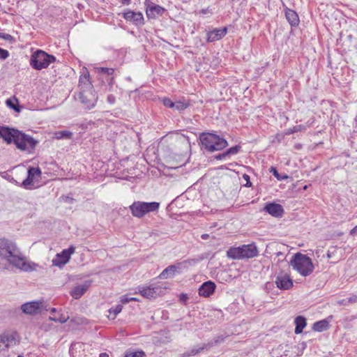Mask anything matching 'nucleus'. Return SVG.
Segmentation results:
<instances>
[{
	"label": "nucleus",
	"mask_w": 357,
	"mask_h": 357,
	"mask_svg": "<svg viewBox=\"0 0 357 357\" xmlns=\"http://www.w3.org/2000/svg\"><path fill=\"white\" fill-rule=\"evenodd\" d=\"M224 31H225V35H226V34H227V27H225V26Z\"/></svg>",
	"instance_id": "13d9d810"
},
{
	"label": "nucleus",
	"mask_w": 357,
	"mask_h": 357,
	"mask_svg": "<svg viewBox=\"0 0 357 357\" xmlns=\"http://www.w3.org/2000/svg\"><path fill=\"white\" fill-rule=\"evenodd\" d=\"M130 297H128L127 295H125L121 298V303L122 304H126V303H129L130 301H131V300H130Z\"/></svg>",
	"instance_id": "79ce46f5"
},
{
	"label": "nucleus",
	"mask_w": 357,
	"mask_h": 357,
	"mask_svg": "<svg viewBox=\"0 0 357 357\" xmlns=\"http://www.w3.org/2000/svg\"><path fill=\"white\" fill-rule=\"evenodd\" d=\"M123 17L127 20L133 22L135 25H141L144 23V17L140 12L128 10L123 13Z\"/></svg>",
	"instance_id": "6ab92c4d"
},
{
	"label": "nucleus",
	"mask_w": 357,
	"mask_h": 357,
	"mask_svg": "<svg viewBox=\"0 0 357 357\" xmlns=\"http://www.w3.org/2000/svg\"><path fill=\"white\" fill-rule=\"evenodd\" d=\"M9 56V52L6 50L0 47V59L4 60Z\"/></svg>",
	"instance_id": "4c0bfd02"
},
{
	"label": "nucleus",
	"mask_w": 357,
	"mask_h": 357,
	"mask_svg": "<svg viewBox=\"0 0 357 357\" xmlns=\"http://www.w3.org/2000/svg\"><path fill=\"white\" fill-rule=\"evenodd\" d=\"M222 33L223 30L222 29L213 30V31H211L208 33V40L213 42L217 40H220Z\"/></svg>",
	"instance_id": "7c9ffc66"
},
{
	"label": "nucleus",
	"mask_w": 357,
	"mask_h": 357,
	"mask_svg": "<svg viewBox=\"0 0 357 357\" xmlns=\"http://www.w3.org/2000/svg\"><path fill=\"white\" fill-rule=\"evenodd\" d=\"M332 255H333V252L331 251V250H328V252H327V257L328 259L331 258L332 257Z\"/></svg>",
	"instance_id": "603ef678"
},
{
	"label": "nucleus",
	"mask_w": 357,
	"mask_h": 357,
	"mask_svg": "<svg viewBox=\"0 0 357 357\" xmlns=\"http://www.w3.org/2000/svg\"><path fill=\"white\" fill-rule=\"evenodd\" d=\"M264 210L275 218H280L284 213V208L282 205L274 202L266 204Z\"/></svg>",
	"instance_id": "a211bd4d"
},
{
	"label": "nucleus",
	"mask_w": 357,
	"mask_h": 357,
	"mask_svg": "<svg viewBox=\"0 0 357 357\" xmlns=\"http://www.w3.org/2000/svg\"><path fill=\"white\" fill-rule=\"evenodd\" d=\"M75 248L70 246L68 249L63 250L61 253H58L56 257L52 259V265L58 267H62L68 262L71 255L75 252Z\"/></svg>",
	"instance_id": "9b49d317"
},
{
	"label": "nucleus",
	"mask_w": 357,
	"mask_h": 357,
	"mask_svg": "<svg viewBox=\"0 0 357 357\" xmlns=\"http://www.w3.org/2000/svg\"><path fill=\"white\" fill-rule=\"evenodd\" d=\"M16 344L15 336L13 333H5L0 335V353L5 351Z\"/></svg>",
	"instance_id": "2eb2a0df"
},
{
	"label": "nucleus",
	"mask_w": 357,
	"mask_h": 357,
	"mask_svg": "<svg viewBox=\"0 0 357 357\" xmlns=\"http://www.w3.org/2000/svg\"><path fill=\"white\" fill-rule=\"evenodd\" d=\"M227 255L228 257L234 259H250L258 255V250L254 243L243 245L231 248L227 252Z\"/></svg>",
	"instance_id": "7ed1b4c3"
},
{
	"label": "nucleus",
	"mask_w": 357,
	"mask_h": 357,
	"mask_svg": "<svg viewBox=\"0 0 357 357\" xmlns=\"http://www.w3.org/2000/svg\"><path fill=\"white\" fill-rule=\"evenodd\" d=\"M350 234L353 236L357 235V225L350 231Z\"/></svg>",
	"instance_id": "de8ad7c7"
},
{
	"label": "nucleus",
	"mask_w": 357,
	"mask_h": 357,
	"mask_svg": "<svg viewBox=\"0 0 357 357\" xmlns=\"http://www.w3.org/2000/svg\"><path fill=\"white\" fill-rule=\"evenodd\" d=\"M107 100L109 103L113 104L115 102L114 96L110 95L107 97Z\"/></svg>",
	"instance_id": "49530a36"
},
{
	"label": "nucleus",
	"mask_w": 357,
	"mask_h": 357,
	"mask_svg": "<svg viewBox=\"0 0 357 357\" xmlns=\"http://www.w3.org/2000/svg\"><path fill=\"white\" fill-rule=\"evenodd\" d=\"M27 178L23 181L22 185L26 189H32L34 182H38L41 177V170L39 167H29Z\"/></svg>",
	"instance_id": "1a4fd4ad"
},
{
	"label": "nucleus",
	"mask_w": 357,
	"mask_h": 357,
	"mask_svg": "<svg viewBox=\"0 0 357 357\" xmlns=\"http://www.w3.org/2000/svg\"><path fill=\"white\" fill-rule=\"evenodd\" d=\"M0 38H3L8 41H12L13 40V37L8 33H0Z\"/></svg>",
	"instance_id": "ea45409f"
},
{
	"label": "nucleus",
	"mask_w": 357,
	"mask_h": 357,
	"mask_svg": "<svg viewBox=\"0 0 357 357\" xmlns=\"http://www.w3.org/2000/svg\"><path fill=\"white\" fill-rule=\"evenodd\" d=\"M165 290V288L162 287L160 285L139 287L140 294L149 299L162 295Z\"/></svg>",
	"instance_id": "f8f14e48"
},
{
	"label": "nucleus",
	"mask_w": 357,
	"mask_h": 357,
	"mask_svg": "<svg viewBox=\"0 0 357 357\" xmlns=\"http://www.w3.org/2000/svg\"><path fill=\"white\" fill-rule=\"evenodd\" d=\"M160 204L156 202H134L130 206V210L134 217L140 218L144 217L146 213L154 212L158 210Z\"/></svg>",
	"instance_id": "20e7f679"
},
{
	"label": "nucleus",
	"mask_w": 357,
	"mask_h": 357,
	"mask_svg": "<svg viewBox=\"0 0 357 357\" xmlns=\"http://www.w3.org/2000/svg\"><path fill=\"white\" fill-rule=\"evenodd\" d=\"M329 328V322L326 319L316 321L312 326L314 331L322 332L326 331Z\"/></svg>",
	"instance_id": "bb28decb"
},
{
	"label": "nucleus",
	"mask_w": 357,
	"mask_h": 357,
	"mask_svg": "<svg viewBox=\"0 0 357 357\" xmlns=\"http://www.w3.org/2000/svg\"><path fill=\"white\" fill-rule=\"evenodd\" d=\"M223 154H219L218 155L216 156V158L218 159H221L222 156Z\"/></svg>",
	"instance_id": "4d7b16f0"
},
{
	"label": "nucleus",
	"mask_w": 357,
	"mask_h": 357,
	"mask_svg": "<svg viewBox=\"0 0 357 357\" xmlns=\"http://www.w3.org/2000/svg\"><path fill=\"white\" fill-rule=\"evenodd\" d=\"M69 319V317H65L62 314H61L59 317H50V320L54 321L56 322H59L61 324L66 323L68 319Z\"/></svg>",
	"instance_id": "c9c22d12"
},
{
	"label": "nucleus",
	"mask_w": 357,
	"mask_h": 357,
	"mask_svg": "<svg viewBox=\"0 0 357 357\" xmlns=\"http://www.w3.org/2000/svg\"><path fill=\"white\" fill-rule=\"evenodd\" d=\"M56 312V309L55 308H52L51 309V312Z\"/></svg>",
	"instance_id": "bf43d9fd"
},
{
	"label": "nucleus",
	"mask_w": 357,
	"mask_h": 357,
	"mask_svg": "<svg viewBox=\"0 0 357 357\" xmlns=\"http://www.w3.org/2000/svg\"><path fill=\"white\" fill-rule=\"evenodd\" d=\"M162 101H163L164 105L166 106L167 107H169V108L174 107V102H172L170 99L164 98Z\"/></svg>",
	"instance_id": "58836bf2"
},
{
	"label": "nucleus",
	"mask_w": 357,
	"mask_h": 357,
	"mask_svg": "<svg viewBox=\"0 0 357 357\" xmlns=\"http://www.w3.org/2000/svg\"><path fill=\"white\" fill-rule=\"evenodd\" d=\"M130 300H131V301H139V300L135 297H130Z\"/></svg>",
	"instance_id": "6e6d98bb"
},
{
	"label": "nucleus",
	"mask_w": 357,
	"mask_h": 357,
	"mask_svg": "<svg viewBox=\"0 0 357 357\" xmlns=\"http://www.w3.org/2000/svg\"><path fill=\"white\" fill-rule=\"evenodd\" d=\"M99 357H109V356L106 353H102L100 354Z\"/></svg>",
	"instance_id": "5fc2aeb1"
},
{
	"label": "nucleus",
	"mask_w": 357,
	"mask_h": 357,
	"mask_svg": "<svg viewBox=\"0 0 357 357\" xmlns=\"http://www.w3.org/2000/svg\"><path fill=\"white\" fill-rule=\"evenodd\" d=\"M74 98L89 109L95 106L98 99L96 91H77L75 93Z\"/></svg>",
	"instance_id": "0eeeda50"
},
{
	"label": "nucleus",
	"mask_w": 357,
	"mask_h": 357,
	"mask_svg": "<svg viewBox=\"0 0 357 357\" xmlns=\"http://www.w3.org/2000/svg\"><path fill=\"white\" fill-rule=\"evenodd\" d=\"M79 86L81 88L89 89L91 87L90 81V74L86 67H83L81 70V75L79 77Z\"/></svg>",
	"instance_id": "412c9836"
},
{
	"label": "nucleus",
	"mask_w": 357,
	"mask_h": 357,
	"mask_svg": "<svg viewBox=\"0 0 357 357\" xmlns=\"http://www.w3.org/2000/svg\"><path fill=\"white\" fill-rule=\"evenodd\" d=\"M85 344L82 342H76L71 344L70 353L73 357H77L78 351L84 350Z\"/></svg>",
	"instance_id": "cd10ccee"
},
{
	"label": "nucleus",
	"mask_w": 357,
	"mask_h": 357,
	"mask_svg": "<svg viewBox=\"0 0 357 357\" xmlns=\"http://www.w3.org/2000/svg\"><path fill=\"white\" fill-rule=\"evenodd\" d=\"M243 178L247 181V183L245 184L246 186H250L251 182L250 181V177L247 174L243 175Z\"/></svg>",
	"instance_id": "a18cd8bd"
},
{
	"label": "nucleus",
	"mask_w": 357,
	"mask_h": 357,
	"mask_svg": "<svg viewBox=\"0 0 357 357\" xmlns=\"http://www.w3.org/2000/svg\"><path fill=\"white\" fill-rule=\"evenodd\" d=\"M275 284L280 289L287 290L293 287L292 280L287 274H280L276 277Z\"/></svg>",
	"instance_id": "f3484780"
},
{
	"label": "nucleus",
	"mask_w": 357,
	"mask_h": 357,
	"mask_svg": "<svg viewBox=\"0 0 357 357\" xmlns=\"http://www.w3.org/2000/svg\"><path fill=\"white\" fill-rule=\"evenodd\" d=\"M18 130L10 128L6 126H0V137L7 144L15 142V136L17 135Z\"/></svg>",
	"instance_id": "dca6fc26"
},
{
	"label": "nucleus",
	"mask_w": 357,
	"mask_h": 357,
	"mask_svg": "<svg viewBox=\"0 0 357 357\" xmlns=\"http://www.w3.org/2000/svg\"><path fill=\"white\" fill-rule=\"evenodd\" d=\"M270 172L273 174V175L279 181H282L287 179L288 176L287 175H280L276 168L271 167L270 169Z\"/></svg>",
	"instance_id": "473e14b6"
},
{
	"label": "nucleus",
	"mask_w": 357,
	"mask_h": 357,
	"mask_svg": "<svg viewBox=\"0 0 357 357\" xmlns=\"http://www.w3.org/2000/svg\"><path fill=\"white\" fill-rule=\"evenodd\" d=\"M88 287L86 284L78 285L71 291L70 294L75 299H78L86 291Z\"/></svg>",
	"instance_id": "b1692460"
},
{
	"label": "nucleus",
	"mask_w": 357,
	"mask_h": 357,
	"mask_svg": "<svg viewBox=\"0 0 357 357\" xmlns=\"http://www.w3.org/2000/svg\"><path fill=\"white\" fill-rule=\"evenodd\" d=\"M145 6L146 16L149 19H155L160 17L165 11L162 6L156 5L149 0H146Z\"/></svg>",
	"instance_id": "4468645a"
},
{
	"label": "nucleus",
	"mask_w": 357,
	"mask_h": 357,
	"mask_svg": "<svg viewBox=\"0 0 357 357\" xmlns=\"http://www.w3.org/2000/svg\"><path fill=\"white\" fill-rule=\"evenodd\" d=\"M0 261L26 272L33 271L37 267V264L25 261L15 242L6 238H0Z\"/></svg>",
	"instance_id": "f257e3e1"
},
{
	"label": "nucleus",
	"mask_w": 357,
	"mask_h": 357,
	"mask_svg": "<svg viewBox=\"0 0 357 357\" xmlns=\"http://www.w3.org/2000/svg\"><path fill=\"white\" fill-rule=\"evenodd\" d=\"M188 104L181 101L174 102V107L176 110L181 111L185 109L188 107Z\"/></svg>",
	"instance_id": "72a5a7b5"
},
{
	"label": "nucleus",
	"mask_w": 357,
	"mask_h": 357,
	"mask_svg": "<svg viewBox=\"0 0 357 357\" xmlns=\"http://www.w3.org/2000/svg\"><path fill=\"white\" fill-rule=\"evenodd\" d=\"M349 303H357V295H353L352 296L347 298Z\"/></svg>",
	"instance_id": "37998d69"
},
{
	"label": "nucleus",
	"mask_w": 357,
	"mask_h": 357,
	"mask_svg": "<svg viewBox=\"0 0 357 357\" xmlns=\"http://www.w3.org/2000/svg\"><path fill=\"white\" fill-rule=\"evenodd\" d=\"M17 357H24V356L22 355H19Z\"/></svg>",
	"instance_id": "052dcab7"
},
{
	"label": "nucleus",
	"mask_w": 357,
	"mask_h": 357,
	"mask_svg": "<svg viewBox=\"0 0 357 357\" xmlns=\"http://www.w3.org/2000/svg\"><path fill=\"white\" fill-rule=\"evenodd\" d=\"M215 284L211 281L204 282L199 288V294L204 297H208L215 291Z\"/></svg>",
	"instance_id": "aec40b11"
},
{
	"label": "nucleus",
	"mask_w": 357,
	"mask_h": 357,
	"mask_svg": "<svg viewBox=\"0 0 357 357\" xmlns=\"http://www.w3.org/2000/svg\"><path fill=\"white\" fill-rule=\"evenodd\" d=\"M176 271V266L174 265H170L162 271L159 277L162 279L167 278L168 277L174 275Z\"/></svg>",
	"instance_id": "c85d7f7f"
},
{
	"label": "nucleus",
	"mask_w": 357,
	"mask_h": 357,
	"mask_svg": "<svg viewBox=\"0 0 357 357\" xmlns=\"http://www.w3.org/2000/svg\"><path fill=\"white\" fill-rule=\"evenodd\" d=\"M188 298L187 296L185 294H182L180 297V299L182 301H185L186 299Z\"/></svg>",
	"instance_id": "09e8293b"
},
{
	"label": "nucleus",
	"mask_w": 357,
	"mask_h": 357,
	"mask_svg": "<svg viewBox=\"0 0 357 357\" xmlns=\"http://www.w3.org/2000/svg\"><path fill=\"white\" fill-rule=\"evenodd\" d=\"M290 264L301 275L308 276L314 271V265L312 259L306 255L296 253L290 261Z\"/></svg>",
	"instance_id": "f03ea898"
},
{
	"label": "nucleus",
	"mask_w": 357,
	"mask_h": 357,
	"mask_svg": "<svg viewBox=\"0 0 357 357\" xmlns=\"http://www.w3.org/2000/svg\"><path fill=\"white\" fill-rule=\"evenodd\" d=\"M204 349V346H202V347H195L192 348L190 350V351L185 354V355L186 356H192V355H195V354L199 353L200 351H202Z\"/></svg>",
	"instance_id": "f704fd0d"
},
{
	"label": "nucleus",
	"mask_w": 357,
	"mask_h": 357,
	"mask_svg": "<svg viewBox=\"0 0 357 357\" xmlns=\"http://www.w3.org/2000/svg\"><path fill=\"white\" fill-rule=\"evenodd\" d=\"M73 137V132L68 130H59L54 133V137L57 139H70Z\"/></svg>",
	"instance_id": "c756f323"
},
{
	"label": "nucleus",
	"mask_w": 357,
	"mask_h": 357,
	"mask_svg": "<svg viewBox=\"0 0 357 357\" xmlns=\"http://www.w3.org/2000/svg\"><path fill=\"white\" fill-rule=\"evenodd\" d=\"M74 199L71 197H67L66 201L68 203H72Z\"/></svg>",
	"instance_id": "3c124183"
},
{
	"label": "nucleus",
	"mask_w": 357,
	"mask_h": 357,
	"mask_svg": "<svg viewBox=\"0 0 357 357\" xmlns=\"http://www.w3.org/2000/svg\"><path fill=\"white\" fill-rule=\"evenodd\" d=\"M22 311L26 314H36L43 310H47L46 305L42 301H31L24 303L21 306Z\"/></svg>",
	"instance_id": "9d476101"
},
{
	"label": "nucleus",
	"mask_w": 357,
	"mask_h": 357,
	"mask_svg": "<svg viewBox=\"0 0 357 357\" xmlns=\"http://www.w3.org/2000/svg\"><path fill=\"white\" fill-rule=\"evenodd\" d=\"M6 104L8 107L13 109L16 112H20L21 111V107L19 105V100L16 96H13V97L7 99Z\"/></svg>",
	"instance_id": "a878e982"
},
{
	"label": "nucleus",
	"mask_w": 357,
	"mask_h": 357,
	"mask_svg": "<svg viewBox=\"0 0 357 357\" xmlns=\"http://www.w3.org/2000/svg\"><path fill=\"white\" fill-rule=\"evenodd\" d=\"M337 303L340 305H347L349 304L348 303V299L347 298H345V299H342V300H340Z\"/></svg>",
	"instance_id": "c03bdc74"
},
{
	"label": "nucleus",
	"mask_w": 357,
	"mask_h": 357,
	"mask_svg": "<svg viewBox=\"0 0 357 357\" xmlns=\"http://www.w3.org/2000/svg\"><path fill=\"white\" fill-rule=\"evenodd\" d=\"M209 237V235L208 234H204L201 236V238L204 240L207 239Z\"/></svg>",
	"instance_id": "8fccbe9b"
},
{
	"label": "nucleus",
	"mask_w": 357,
	"mask_h": 357,
	"mask_svg": "<svg viewBox=\"0 0 357 357\" xmlns=\"http://www.w3.org/2000/svg\"><path fill=\"white\" fill-rule=\"evenodd\" d=\"M122 3L128 5L130 2V0H121Z\"/></svg>",
	"instance_id": "864d4df0"
},
{
	"label": "nucleus",
	"mask_w": 357,
	"mask_h": 357,
	"mask_svg": "<svg viewBox=\"0 0 357 357\" xmlns=\"http://www.w3.org/2000/svg\"><path fill=\"white\" fill-rule=\"evenodd\" d=\"M6 264H8V266H10L7 262H6ZM6 268H8V266H6Z\"/></svg>",
	"instance_id": "e2e57ef3"
},
{
	"label": "nucleus",
	"mask_w": 357,
	"mask_h": 357,
	"mask_svg": "<svg viewBox=\"0 0 357 357\" xmlns=\"http://www.w3.org/2000/svg\"><path fill=\"white\" fill-rule=\"evenodd\" d=\"M296 328H295V333L300 334L302 333L303 328L305 327L307 323L305 317L302 316H298L294 320Z\"/></svg>",
	"instance_id": "393cba45"
},
{
	"label": "nucleus",
	"mask_w": 357,
	"mask_h": 357,
	"mask_svg": "<svg viewBox=\"0 0 357 357\" xmlns=\"http://www.w3.org/2000/svg\"><path fill=\"white\" fill-rule=\"evenodd\" d=\"M302 127L303 126L301 125L294 126L292 130H290L288 132V133H293V132H296L301 131L302 129Z\"/></svg>",
	"instance_id": "a19ab883"
},
{
	"label": "nucleus",
	"mask_w": 357,
	"mask_h": 357,
	"mask_svg": "<svg viewBox=\"0 0 357 357\" xmlns=\"http://www.w3.org/2000/svg\"><path fill=\"white\" fill-rule=\"evenodd\" d=\"M199 139L202 148L210 152L220 151L223 149V139L216 135L202 133L199 137Z\"/></svg>",
	"instance_id": "39448f33"
},
{
	"label": "nucleus",
	"mask_w": 357,
	"mask_h": 357,
	"mask_svg": "<svg viewBox=\"0 0 357 357\" xmlns=\"http://www.w3.org/2000/svg\"><path fill=\"white\" fill-rule=\"evenodd\" d=\"M144 355L142 351H132L126 353L125 357H142Z\"/></svg>",
	"instance_id": "e433bc0d"
},
{
	"label": "nucleus",
	"mask_w": 357,
	"mask_h": 357,
	"mask_svg": "<svg viewBox=\"0 0 357 357\" xmlns=\"http://www.w3.org/2000/svg\"><path fill=\"white\" fill-rule=\"evenodd\" d=\"M55 61V57L42 50H37L31 56L30 64L36 70L46 68Z\"/></svg>",
	"instance_id": "423d86ee"
},
{
	"label": "nucleus",
	"mask_w": 357,
	"mask_h": 357,
	"mask_svg": "<svg viewBox=\"0 0 357 357\" xmlns=\"http://www.w3.org/2000/svg\"><path fill=\"white\" fill-rule=\"evenodd\" d=\"M282 255L281 252H278V255Z\"/></svg>",
	"instance_id": "680f3d73"
},
{
	"label": "nucleus",
	"mask_w": 357,
	"mask_h": 357,
	"mask_svg": "<svg viewBox=\"0 0 357 357\" xmlns=\"http://www.w3.org/2000/svg\"><path fill=\"white\" fill-rule=\"evenodd\" d=\"M14 144L17 148L21 151H29L33 149L38 141L32 137L23 133L18 130L17 135L15 136Z\"/></svg>",
	"instance_id": "6e6552de"
},
{
	"label": "nucleus",
	"mask_w": 357,
	"mask_h": 357,
	"mask_svg": "<svg viewBox=\"0 0 357 357\" xmlns=\"http://www.w3.org/2000/svg\"><path fill=\"white\" fill-rule=\"evenodd\" d=\"M123 309V306L121 305H117L115 307H113L109 310V317H111L112 319H114L118 314H119Z\"/></svg>",
	"instance_id": "2f4dec72"
},
{
	"label": "nucleus",
	"mask_w": 357,
	"mask_h": 357,
	"mask_svg": "<svg viewBox=\"0 0 357 357\" xmlns=\"http://www.w3.org/2000/svg\"><path fill=\"white\" fill-rule=\"evenodd\" d=\"M93 71L97 74L98 78L103 82H107L110 87H112L111 83L113 80L112 75L114 72V68L104 67H94Z\"/></svg>",
	"instance_id": "ddd939ff"
},
{
	"label": "nucleus",
	"mask_w": 357,
	"mask_h": 357,
	"mask_svg": "<svg viewBox=\"0 0 357 357\" xmlns=\"http://www.w3.org/2000/svg\"><path fill=\"white\" fill-rule=\"evenodd\" d=\"M285 16L291 26H296L298 24L299 17L296 12L294 10L289 8H286Z\"/></svg>",
	"instance_id": "4be33fe9"
},
{
	"label": "nucleus",
	"mask_w": 357,
	"mask_h": 357,
	"mask_svg": "<svg viewBox=\"0 0 357 357\" xmlns=\"http://www.w3.org/2000/svg\"><path fill=\"white\" fill-rule=\"evenodd\" d=\"M229 146L228 142L225 139V160L229 158L233 155H236L241 150V146L239 144H236L228 149H226Z\"/></svg>",
	"instance_id": "5701e85b"
}]
</instances>
